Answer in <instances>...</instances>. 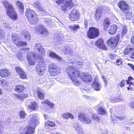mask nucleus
<instances>
[{
  "label": "nucleus",
  "instance_id": "obj_4",
  "mask_svg": "<svg viewBox=\"0 0 134 134\" xmlns=\"http://www.w3.org/2000/svg\"><path fill=\"white\" fill-rule=\"evenodd\" d=\"M25 13L27 19L31 24H35L38 22L39 20L38 15L34 10L27 8Z\"/></svg>",
  "mask_w": 134,
  "mask_h": 134
},
{
  "label": "nucleus",
  "instance_id": "obj_58",
  "mask_svg": "<svg viewBox=\"0 0 134 134\" xmlns=\"http://www.w3.org/2000/svg\"><path fill=\"white\" fill-rule=\"evenodd\" d=\"M128 65L134 71V66L132 64L128 63Z\"/></svg>",
  "mask_w": 134,
  "mask_h": 134
},
{
  "label": "nucleus",
  "instance_id": "obj_30",
  "mask_svg": "<svg viewBox=\"0 0 134 134\" xmlns=\"http://www.w3.org/2000/svg\"><path fill=\"white\" fill-rule=\"evenodd\" d=\"M34 6L37 9L41 11H43V9L41 7V5L38 2H36L34 4Z\"/></svg>",
  "mask_w": 134,
  "mask_h": 134
},
{
  "label": "nucleus",
  "instance_id": "obj_57",
  "mask_svg": "<svg viewBox=\"0 0 134 134\" xmlns=\"http://www.w3.org/2000/svg\"><path fill=\"white\" fill-rule=\"evenodd\" d=\"M130 42L131 43L134 44V36H131L130 39Z\"/></svg>",
  "mask_w": 134,
  "mask_h": 134
},
{
  "label": "nucleus",
  "instance_id": "obj_53",
  "mask_svg": "<svg viewBox=\"0 0 134 134\" xmlns=\"http://www.w3.org/2000/svg\"><path fill=\"white\" fill-rule=\"evenodd\" d=\"M99 117L96 115H93L91 116V118L93 120H96Z\"/></svg>",
  "mask_w": 134,
  "mask_h": 134
},
{
  "label": "nucleus",
  "instance_id": "obj_10",
  "mask_svg": "<svg viewBox=\"0 0 134 134\" xmlns=\"http://www.w3.org/2000/svg\"><path fill=\"white\" fill-rule=\"evenodd\" d=\"M118 5L120 10L126 14L129 12V8L128 3L123 0L120 1L118 3Z\"/></svg>",
  "mask_w": 134,
  "mask_h": 134
},
{
  "label": "nucleus",
  "instance_id": "obj_40",
  "mask_svg": "<svg viewBox=\"0 0 134 134\" xmlns=\"http://www.w3.org/2000/svg\"><path fill=\"white\" fill-rule=\"evenodd\" d=\"M7 82L4 80L0 79V85L2 86H4L7 85Z\"/></svg>",
  "mask_w": 134,
  "mask_h": 134
},
{
  "label": "nucleus",
  "instance_id": "obj_37",
  "mask_svg": "<svg viewBox=\"0 0 134 134\" xmlns=\"http://www.w3.org/2000/svg\"><path fill=\"white\" fill-rule=\"evenodd\" d=\"M42 30V31L41 32L40 34L43 35L44 33L47 32V30L45 29V27L43 26H41L39 27V30H38V32H39L40 31Z\"/></svg>",
  "mask_w": 134,
  "mask_h": 134
},
{
  "label": "nucleus",
  "instance_id": "obj_60",
  "mask_svg": "<svg viewBox=\"0 0 134 134\" xmlns=\"http://www.w3.org/2000/svg\"><path fill=\"white\" fill-rule=\"evenodd\" d=\"M133 51L131 54V55L130 57L131 59H134V51Z\"/></svg>",
  "mask_w": 134,
  "mask_h": 134
},
{
  "label": "nucleus",
  "instance_id": "obj_7",
  "mask_svg": "<svg viewBox=\"0 0 134 134\" xmlns=\"http://www.w3.org/2000/svg\"><path fill=\"white\" fill-rule=\"evenodd\" d=\"M49 72L51 75L55 76L59 74L60 73V70L57 65L53 63H51L48 66Z\"/></svg>",
  "mask_w": 134,
  "mask_h": 134
},
{
  "label": "nucleus",
  "instance_id": "obj_6",
  "mask_svg": "<svg viewBox=\"0 0 134 134\" xmlns=\"http://www.w3.org/2000/svg\"><path fill=\"white\" fill-rule=\"evenodd\" d=\"M119 40V36L111 37L107 41V43L109 47L114 49L117 46Z\"/></svg>",
  "mask_w": 134,
  "mask_h": 134
},
{
  "label": "nucleus",
  "instance_id": "obj_35",
  "mask_svg": "<svg viewBox=\"0 0 134 134\" xmlns=\"http://www.w3.org/2000/svg\"><path fill=\"white\" fill-rule=\"evenodd\" d=\"M37 92L39 98L41 99H43L44 98V95L43 93L40 90H37Z\"/></svg>",
  "mask_w": 134,
  "mask_h": 134
},
{
  "label": "nucleus",
  "instance_id": "obj_3",
  "mask_svg": "<svg viewBox=\"0 0 134 134\" xmlns=\"http://www.w3.org/2000/svg\"><path fill=\"white\" fill-rule=\"evenodd\" d=\"M2 3L6 8L7 15L12 20H16L18 18V15L13 5L7 0L2 1Z\"/></svg>",
  "mask_w": 134,
  "mask_h": 134
},
{
  "label": "nucleus",
  "instance_id": "obj_18",
  "mask_svg": "<svg viewBox=\"0 0 134 134\" xmlns=\"http://www.w3.org/2000/svg\"><path fill=\"white\" fill-rule=\"evenodd\" d=\"M110 24V19L108 18H107L104 19L103 22V29L105 30H107L108 28L109 25Z\"/></svg>",
  "mask_w": 134,
  "mask_h": 134
},
{
  "label": "nucleus",
  "instance_id": "obj_38",
  "mask_svg": "<svg viewBox=\"0 0 134 134\" xmlns=\"http://www.w3.org/2000/svg\"><path fill=\"white\" fill-rule=\"evenodd\" d=\"M29 64L30 65H34L37 62L36 59H27Z\"/></svg>",
  "mask_w": 134,
  "mask_h": 134
},
{
  "label": "nucleus",
  "instance_id": "obj_54",
  "mask_svg": "<svg viewBox=\"0 0 134 134\" xmlns=\"http://www.w3.org/2000/svg\"><path fill=\"white\" fill-rule=\"evenodd\" d=\"M122 62L120 59H117L116 60V64L117 65H119L121 64Z\"/></svg>",
  "mask_w": 134,
  "mask_h": 134
},
{
  "label": "nucleus",
  "instance_id": "obj_46",
  "mask_svg": "<svg viewBox=\"0 0 134 134\" xmlns=\"http://www.w3.org/2000/svg\"><path fill=\"white\" fill-rule=\"evenodd\" d=\"M70 63H72L73 64H76V65L77 66V65H82V62H77L75 61H74V62H70Z\"/></svg>",
  "mask_w": 134,
  "mask_h": 134
},
{
  "label": "nucleus",
  "instance_id": "obj_62",
  "mask_svg": "<svg viewBox=\"0 0 134 134\" xmlns=\"http://www.w3.org/2000/svg\"><path fill=\"white\" fill-rule=\"evenodd\" d=\"M16 55L18 57H20L22 55V53L20 52H18L17 53Z\"/></svg>",
  "mask_w": 134,
  "mask_h": 134
},
{
  "label": "nucleus",
  "instance_id": "obj_22",
  "mask_svg": "<svg viewBox=\"0 0 134 134\" xmlns=\"http://www.w3.org/2000/svg\"><path fill=\"white\" fill-rule=\"evenodd\" d=\"M25 89V87L23 85H18L15 87V91L17 93H20L24 91Z\"/></svg>",
  "mask_w": 134,
  "mask_h": 134
},
{
  "label": "nucleus",
  "instance_id": "obj_47",
  "mask_svg": "<svg viewBox=\"0 0 134 134\" xmlns=\"http://www.w3.org/2000/svg\"><path fill=\"white\" fill-rule=\"evenodd\" d=\"M117 56L116 55L113 53L110 54L109 56V58L110 59H114L116 58Z\"/></svg>",
  "mask_w": 134,
  "mask_h": 134
},
{
  "label": "nucleus",
  "instance_id": "obj_59",
  "mask_svg": "<svg viewBox=\"0 0 134 134\" xmlns=\"http://www.w3.org/2000/svg\"><path fill=\"white\" fill-rule=\"evenodd\" d=\"M3 128V127L0 124V134L2 133Z\"/></svg>",
  "mask_w": 134,
  "mask_h": 134
},
{
  "label": "nucleus",
  "instance_id": "obj_20",
  "mask_svg": "<svg viewBox=\"0 0 134 134\" xmlns=\"http://www.w3.org/2000/svg\"><path fill=\"white\" fill-rule=\"evenodd\" d=\"M117 27L115 25H112L110 26V28L108 30L109 34L113 35L115 34L117 31Z\"/></svg>",
  "mask_w": 134,
  "mask_h": 134
},
{
  "label": "nucleus",
  "instance_id": "obj_56",
  "mask_svg": "<svg viewBox=\"0 0 134 134\" xmlns=\"http://www.w3.org/2000/svg\"><path fill=\"white\" fill-rule=\"evenodd\" d=\"M101 133L102 134H107L108 133V131L106 129L103 130L102 131Z\"/></svg>",
  "mask_w": 134,
  "mask_h": 134
},
{
  "label": "nucleus",
  "instance_id": "obj_13",
  "mask_svg": "<svg viewBox=\"0 0 134 134\" xmlns=\"http://www.w3.org/2000/svg\"><path fill=\"white\" fill-rule=\"evenodd\" d=\"M68 0L69 1H65V3L62 6L61 10L62 11L65 12L68 8L70 9L74 7V4L72 2L73 0Z\"/></svg>",
  "mask_w": 134,
  "mask_h": 134
},
{
  "label": "nucleus",
  "instance_id": "obj_26",
  "mask_svg": "<svg viewBox=\"0 0 134 134\" xmlns=\"http://www.w3.org/2000/svg\"><path fill=\"white\" fill-rule=\"evenodd\" d=\"M62 117L65 119H67L70 118L71 119H73L74 118V115L72 114L68 113H64L62 115Z\"/></svg>",
  "mask_w": 134,
  "mask_h": 134
},
{
  "label": "nucleus",
  "instance_id": "obj_42",
  "mask_svg": "<svg viewBox=\"0 0 134 134\" xmlns=\"http://www.w3.org/2000/svg\"><path fill=\"white\" fill-rule=\"evenodd\" d=\"M19 114L20 118L24 119L26 116V113L24 111L22 110L20 111Z\"/></svg>",
  "mask_w": 134,
  "mask_h": 134
},
{
  "label": "nucleus",
  "instance_id": "obj_16",
  "mask_svg": "<svg viewBox=\"0 0 134 134\" xmlns=\"http://www.w3.org/2000/svg\"><path fill=\"white\" fill-rule=\"evenodd\" d=\"M73 126L76 132L79 134H84L81 125L78 123H74Z\"/></svg>",
  "mask_w": 134,
  "mask_h": 134
},
{
  "label": "nucleus",
  "instance_id": "obj_8",
  "mask_svg": "<svg viewBox=\"0 0 134 134\" xmlns=\"http://www.w3.org/2000/svg\"><path fill=\"white\" fill-rule=\"evenodd\" d=\"M80 14L77 9H73L71 11L69 15V18L72 21L78 20L80 18Z\"/></svg>",
  "mask_w": 134,
  "mask_h": 134
},
{
  "label": "nucleus",
  "instance_id": "obj_32",
  "mask_svg": "<svg viewBox=\"0 0 134 134\" xmlns=\"http://www.w3.org/2000/svg\"><path fill=\"white\" fill-rule=\"evenodd\" d=\"M53 84V82L50 81L46 83L44 86L46 89H48L51 87Z\"/></svg>",
  "mask_w": 134,
  "mask_h": 134
},
{
  "label": "nucleus",
  "instance_id": "obj_29",
  "mask_svg": "<svg viewBox=\"0 0 134 134\" xmlns=\"http://www.w3.org/2000/svg\"><path fill=\"white\" fill-rule=\"evenodd\" d=\"M36 48L37 49V51L40 53L42 54V51L43 49H42V46L41 45L40 43H37L35 45Z\"/></svg>",
  "mask_w": 134,
  "mask_h": 134
},
{
  "label": "nucleus",
  "instance_id": "obj_64",
  "mask_svg": "<svg viewBox=\"0 0 134 134\" xmlns=\"http://www.w3.org/2000/svg\"><path fill=\"white\" fill-rule=\"evenodd\" d=\"M96 120L97 122H99L100 120V119L99 117Z\"/></svg>",
  "mask_w": 134,
  "mask_h": 134
},
{
  "label": "nucleus",
  "instance_id": "obj_50",
  "mask_svg": "<svg viewBox=\"0 0 134 134\" xmlns=\"http://www.w3.org/2000/svg\"><path fill=\"white\" fill-rule=\"evenodd\" d=\"M129 105L132 109H134V101L131 102L129 104Z\"/></svg>",
  "mask_w": 134,
  "mask_h": 134
},
{
  "label": "nucleus",
  "instance_id": "obj_43",
  "mask_svg": "<svg viewBox=\"0 0 134 134\" xmlns=\"http://www.w3.org/2000/svg\"><path fill=\"white\" fill-rule=\"evenodd\" d=\"M125 80H123L119 83L118 84V86L121 87H122L125 86Z\"/></svg>",
  "mask_w": 134,
  "mask_h": 134
},
{
  "label": "nucleus",
  "instance_id": "obj_45",
  "mask_svg": "<svg viewBox=\"0 0 134 134\" xmlns=\"http://www.w3.org/2000/svg\"><path fill=\"white\" fill-rule=\"evenodd\" d=\"M127 28L126 27H123V29L122 31L121 35H125L127 32Z\"/></svg>",
  "mask_w": 134,
  "mask_h": 134
},
{
  "label": "nucleus",
  "instance_id": "obj_41",
  "mask_svg": "<svg viewBox=\"0 0 134 134\" xmlns=\"http://www.w3.org/2000/svg\"><path fill=\"white\" fill-rule=\"evenodd\" d=\"M20 77L22 79H25L26 77V74L25 72L23 71L20 73L19 74Z\"/></svg>",
  "mask_w": 134,
  "mask_h": 134
},
{
  "label": "nucleus",
  "instance_id": "obj_31",
  "mask_svg": "<svg viewBox=\"0 0 134 134\" xmlns=\"http://www.w3.org/2000/svg\"><path fill=\"white\" fill-rule=\"evenodd\" d=\"M49 56L51 58H55V59H61L55 53L50 52L49 53Z\"/></svg>",
  "mask_w": 134,
  "mask_h": 134
},
{
  "label": "nucleus",
  "instance_id": "obj_25",
  "mask_svg": "<svg viewBox=\"0 0 134 134\" xmlns=\"http://www.w3.org/2000/svg\"><path fill=\"white\" fill-rule=\"evenodd\" d=\"M97 112L98 114L102 115H105L106 113V111L105 109L101 107H99L98 108Z\"/></svg>",
  "mask_w": 134,
  "mask_h": 134
},
{
  "label": "nucleus",
  "instance_id": "obj_27",
  "mask_svg": "<svg viewBox=\"0 0 134 134\" xmlns=\"http://www.w3.org/2000/svg\"><path fill=\"white\" fill-rule=\"evenodd\" d=\"M30 108L32 110H36L38 108V105L37 103L35 102H32L31 105L30 106Z\"/></svg>",
  "mask_w": 134,
  "mask_h": 134
},
{
  "label": "nucleus",
  "instance_id": "obj_52",
  "mask_svg": "<svg viewBox=\"0 0 134 134\" xmlns=\"http://www.w3.org/2000/svg\"><path fill=\"white\" fill-rule=\"evenodd\" d=\"M99 117L96 115H93L91 116V118L93 120H96Z\"/></svg>",
  "mask_w": 134,
  "mask_h": 134
},
{
  "label": "nucleus",
  "instance_id": "obj_28",
  "mask_svg": "<svg viewBox=\"0 0 134 134\" xmlns=\"http://www.w3.org/2000/svg\"><path fill=\"white\" fill-rule=\"evenodd\" d=\"M55 126V124L53 122L48 121H47L45 124V128H49V126L54 127Z\"/></svg>",
  "mask_w": 134,
  "mask_h": 134
},
{
  "label": "nucleus",
  "instance_id": "obj_39",
  "mask_svg": "<svg viewBox=\"0 0 134 134\" xmlns=\"http://www.w3.org/2000/svg\"><path fill=\"white\" fill-rule=\"evenodd\" d=\"M71 29L73 31H75L80 29V27L78 25H74L73 26L70 27Z\"/></svg>",
  "mask_w": 134,
  "mask_h": 134
},
{
  "label": "nucleus",
  "instance_id": "obj_34",
  "mask_svg": "<svg viewBox=\"0 0 134 134\" xmlns=\"http://www.w3.org/2000/svg\"><path fill=\"white\" fill-rule=\"evenodd\" d=\"M110 116L111 119L113 120H114V118H115L116 119H118L120 120H123L125 119V117H120L119 116H117V117H116L115 115L112 114H111L110 115Z\"/></svg>",
  "mask_w": 134,
  "mask_h": 134
},
{
  "label": "nucleus",
  "instance_id": "obj_51",
  "mask_svg": "<svg viewBox=\"0 0 134 134\" xmlns=\"http://www.w3.org/2000/svg\"><path fill=\"white\" fill-rule=\"evenodd\" d=\"M102 78L103 79V81L104 82V85L105 86H106L107 85V80H106L104 76H102Z\"/></svg>",
  "mask_w": 134,
  "mask_h": 134
},
{
  "label": "nucleus",
  "instance_id": "obj_61",
  "mask_svg": "<svg viewBox=\"0 0 134 134\" xmlns=\"http://www.w3.org/2000/svg\"><path fill=\"white\" fill-rule=\"evenodd\" d=\"M127 84H130V85H133V83L131 82L130 81H127Z\"/></svg>",
  "mask_w": 134,
  "mask_h": 134
},
{
  "label": "nucleus",
  "instance_id": "obj_49",
  "mask_svg": "<svg viewBox=\"0 0 134 134\" xmlns=\"http://www.w3.org/2000/svg\"><path fill=\"white\" fill-rule=\"evenodd\" d=\"M84 26L85 28L87 29L88 26V22L87 20H86L85 21Z\"/></svg>",
  "mask_w": 134,
  "mask_h": 134
},
{
  "label": "nucleus",
  "instance_id": "obj_63",
  "mask_svg": "<svg viewBox=\"0 0 134 134\" xmlns=\"http://www.w3.org/2000/svg\"><path fill=\"white\" fill-rule=\"evenodd\" d=\"M43 79H39V81H40V83L42 84L44 82L43 81Z\"/></svg>",
  "mask_w": 134,
  "mask_h": 134
},
{
  "label": "nucleus",
  "instance_id": "obj_5",
  "mask_svg": "<svg viewBox=\"0 0 134 134\" xmlns=\"http://www.w3.org/2000/svg\"><path fill=\"white\" fill-rule=\"evenodd\" d=\"M100 35L98 28L94 27H90L87 32V37L90 39H93L98 37Z\"/></svg>",
  "mask_w": 134,
  "mask_h": 134
},
{
  "label": "nucleus",
  "instance_id": "obj_17",
  "mask_svg": "<svg viewBox=\"0 0 134 134\" xmlns=\"http://www.w3.org/2000/svg\"><path fill=\"white\" fill-rule=\"evenodd\" d=\"M10 75L9 71L7 69H3L0 70V75L2 77H6Z\"/></svg>",
  "mask_w": 134,
  "mask_h": 134
},
{
  "label": "nucleus",
  "instance_id": "obj_14",
  "mask_svg": "<svg viewBox=\"0 0 134 134\" xmlns=\"http://www.w3.org/2000/svg\"><path fill=\"white\" fill-rule=\"evenodd\" d=\"M103 9V7L102 6H100L98 7L96 10V13L94 17L96 20H98L101 18Z\"/></svg>",
  "mask_w": 134,
  "mask_h": 134
},
{
  "label": "nucleus",
  "instance_id": "obj_23",
  "mask_svg": "<svg viewBox=\"0 0 134 134\" xmlns=\"http://www.w3.org/2000/svg\"><path fill=\"white\" fill-rule=\"evenodd\" d=\"M16 5L19 7L18 9L19 11L23 13L24 12V7L23 3L19 1H17L16 2Z\"/></svg>",
  "mask_w": 134,
  "mask_h": 134
},
{
  "label": "nucleus",
  "instance_id": "obj_36",
  "mask_svg": "<svg viewBox=\"0 0 134 134\" xmlns=\"http://www.w3.org/2000/svg\"><path fill=\"white\" fill-rule=\"evenodd\" d=\"M121 98L118 97L113 98L111 99L110 101L112 103L120 102L122 100Z\"/></svg>",
  "mask_w": 134,
  "mask_h": 134
},
{
  "label": "nucleus",
  "instance_id": "obj_12",
  "mask_svg": "<svg viewBox=\"0 0 134 134\" xmlns=\"http://www.w3.org/2000/svg\"><path fill=\"white\" fill-rule=\"evenodd\" d=\"M96 46L99 49L102 50H107V47L105 45L103 39L102 38H99L95 42Z\"/></svg>",
  "mask_w": 134,
  "mask_h": 134
},
{
  "label": "nucleus",
  "instance_id": "obj_19",
  "mask_svg": "<svg viewBox=\"0 0 134 134\" xmlns=\"http://www.w3.org/2000/svg\"><path fill=\"white\" fill-rule=\"evenodd\" d=\"M41 105L43 106H44L46 105L47 104L49 105L51 109H52L53 108L54 106V104L50 102L47 99H44L41 102Z\"/></svg>",
  "mask_w": 134,
  "mask_h": 134
},
{
  "label": "nucleus",
  "instance_id": "obj_15",
  "mask_svg": "<svg viewBox=\"0 0 134 134\" xmlns=\"http://www.w3.org/2000/svg\"><path fill=\"white\" fill-rule=\"evenodd\" d=\"M92 86L95 90L97 91H100L102 87L101 84L98 82V79L96 77L94 79Z\"/></svg>",
  "mask_w": 134,
  "mask_h": 134
},
{
  "label": "nucleus",
  "instance_id": "obj_21",
  "mask_svg": "<svg viewBox=\"0 0 134 134\" xmlns=\"http://www.w3.org/2000/svg\"><path fill=\"white\" fill-rule=\"evenodd\" d=\"M132 51H134V47H131L130 46H127L124 49L123 53L124 54L128 55Z\"/></svg>",
  "mask_w": 134,
  "mask_h": 134
},
{
  "label": "nucleus",
  "instance_id": "obj_9",
  "mask_svg": "<svg viewBox=\"0 0 134 134\" xmlns=\"http://www.w3.org/2000/svg\"><path fill=\"white\" fill-rule=\"evenodd\" d=\"M45 63L43 61L39 62L36 66V70L39 75L43 74L45 69Z\"/></svg>",
  "mask_w": 134,
  "mask_h": 134
},
{
  "label": "nucleus",
  "instance_id": "obj_44",
  "mask_svg": "<svg viewBox=\"0 0 134 134\" xmlns=\"http://www.w3.org/2000/svg\"><path fill=\"white\" fill-rule=\"evenodd\" d=\"M16 72L19 74L23 70L19 66L16 67L15 68Z\"/></svg>",
  "mask_w": 134,
  "mask_h": 134
},
{
  "label": "nucleus",
  "instance_id": "obj_1",
  "mask_svg": "<svg viewBox=\"0 0 134 134\" xmlns=\"http://www.w3.org/2000/svg\"><path fill=\"white\" fill-rule=\"evenodd\" d=\"M66 71L75 85H77L80 83L79 82L77 79L76 75L78 77H81V79L83 81L85 82L92 81V77L91 75L86 73H82L81 76V74L79 71H77L71 66L67 67Z\"/></svg>",
  "mask_w": 134,
  "mask_h": 134
},
{
  "label": "nucleus",
  "instance_id": "obj_48",
  "mask_svg": "<svg viewBox=\"0 0 134 134\" xmlns=\"http://www.w3.org/2000/svg\"><path fill=\"white\" fill-rule=\"evenodd\" d=\"M64 0H57L55 2L58 4H60L63 3L64 2Z\"/></svg>",
  "mask_w": 134,
  "mask_h": 134
},
{
  "label": "nucleus",
  "instance_id": "obj_11",
  "mask_svg": "<svg viewBox=\"0 0 134 134\" xmlns=\"http://www.w3.org/2000/svg\"><path fill=\"white\" fill-rule=\"evenodd\" d=\"M78 119L81 121L86 124L91 123L92 121L89 115L82 114L79 115Z\"/></svg>",
  "mask_w": 134,
  "mask_h": 134
},
{
  "label": "nucleus",
  "instance_id": "obj_24",
  "mask_svg": "<svg viewBox=\"0 0 134 134\" xmlns=\"http://www.w3.org/2000/svg\"><path fill=\"white\" fill-rule=\"evenodd\" d=\"M13 95V96L14 98H16L20 100H23L27 96L26 94L24 95L22 94H15Z\"/></svg>",
  "mask_w": 134,
  "mask_h": 134
},
{
  "label": "nucleus",
  "instance_id": "obj_2",
  "mask_svg": "<svg viewBox=\"0 0 134 134\" xmlns=\"http://www.w3.org/2000/svg\"><path fill=\"white\" fill-rule=\"evenodd\" d=\"M29 120V126L24 129V131L21 134H33L36 126L39 124V119L36 114L31 115Z\"/></svg>",
  "mask_w": 134,
  "mask_h": 134
},
{
  "label": "nucleus",
  "instance_id": "obj_55",
  "mask_svg": "<svg viewBox=\"0 0 134 134\" xmlns=\"http://www.w3.org/2000/svg\"><path fill=\"white\" fill-rule=\"evenodd\" d=\"M24 37L25 38H27L28 37L29 39H30L31 36L29 33H28L24 35Z\"/></svg>",
  "mask_w": 134,
  "mask_h": 134
},
{
  "label": "nucleus",
  "instance_id": "obj_33",
  "mask_svg": "<svg viewBox=\"0 0 134 134\" xmlns=\"http://www.w3.org/2000/svg\"><path fill=\"white\" fill-rule=\"evenodd\" d=\"M27 44V43L26 42L20 41L18 42L16 45L19 47L22 46H26Z\"/></svg>",
  "mask_w": 134,
  "mask_h": 134
}]
</instances>
